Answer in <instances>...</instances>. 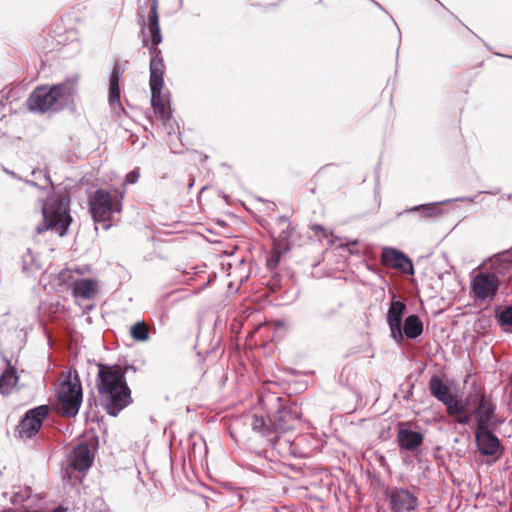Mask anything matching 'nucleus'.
Returning <instances> with one entry per match:
<instances>
[{"label": "nucleus", "instance_id": "nucleus-1", "mask_svg": "<svg viewBox=\"0 0 512 512\" xmlns=\"http://www.w3.org/2000/svg\"><path fill=\"white\" fill-rule=\"evenodd\" d=\"M484 266L472 277L470 285V294L478 303L492 302L501 288L508 294V284H512V247L493 255Z\"/></svg>", "mask_w": 512, "mask_h": 512}, {"label": "nucleus", "instance_id": "nucleus-2", "mask_svg": "<svg viewBox=\"0 0 512 512\" xmlns=\"http://www.w3.org/2000/svg\"><path fill=\"white\" fill-rule=\"evenodd\" d=\"M496 410L497 405L492 396H484L474 409L476 449L485 459V463L489 464L500 460L505 450L496 435L504 420L498 417Z\"/></svg>", "mask_w": 512, "mask_h": 512}, {"label": "nucleus", "instance_id": "nucleus-3", "mask_svg": "<svg viewBox=\"0 0 512 512\" xmlns=\"http://www.w3.org/2000/svg\"><path fill=\"white\" fill-rule=\"evenodd\" d=\"M96 386L100 404L111 417H117L132 402L131 389L122 372H117L111 364L97 363Z\"/></svg>", "mask_w": 512, "mask_h": 512}, {"label": "nucleus", "instance_id": "nucleus-4", "mask_svg": "<svg viewBox=\"0 0 512 512\" xmlns=\"http://www.w3.org/2000/svg\"><path fill=\"white\" fill-rule=\"evenodd\" d=\"M78 81V75H73L56 84L37 86L26 100L28 109L41 114L48 110H74Z\"/></svg>", "mask_w": 512, "mask_h": 512}, {"label": "nucleus", "instance_id": "nucleus-5", "mask_svg": "<svg viewBox=\"0 0 512 512\" xmlns=\"http://www.w3.org/2000/svg\"><path fill=\"white\" fill-rule=\"evenodd\" d=\"M275 401V410L268 415V419L257 414L251 418L252 430L267 438V441L278 438L280 432L293 430L295 422L302 416L301 407L290 398L276 397Z\"/></svg>", "mask_w": 512, "mask_h": 512}, {"label": "nucleus", "instance_id": "nucleus-6", "mask_svg": "<svg viewBox=\"0 0 512 512\" xmlns=\"http://www.w3.org/2000/svg\"><path fill=\"white\" fill-rule=\"evenodd\" d=\"M43 222L36 226V232L41 234L53 231L60 237L67 234L73 221L70 215V194L59 191L48 194L41 208Z\"/></svg>", "mask_w": 512, "mask_h": 512}, {"label": "nucleus", "instance_id": "nucleus-7", "mask_svg": "<svg viewBox=\"0 0 512 512\" xmlns=\"http://www.w3.org/2000/svg\"><path fill=\"white\" fill-rule=\"evenodd\" d=\"M88 210L95 230L102 224V229L107 231L112 227L113 214L122 211V196L114 198L108 190L98 188L88 195Z\"/></svg>", "mask_w": 512, "mask_h": 512}, {"label": "nucleus", "instance_id": "nucleus-8", "mask_svg": "<svg viewBox=\"0 0 512 512\" xmlns=\"http://www.w3.org/2000/svg\"><path fill=\"white\" fill-rule=\"evenodd\" d=\"M58 401L62 404V414L66 417H75L81 407L83 392L77 371L70 368L64 372L56 393Z\"/></svg>", "mask_w": 512, "mask_h": 512}, {"label": "nucleus", "instance_id": "nucleus-9", "mask_svg": "<svg viewBox=\"0 0 512 512\" xmlns=\"http://www.w3.org/2000/svg\"><path fill=\"white\" fill-rule=\"evenodd\" d=\"M93 460L94 455L88 443H78L69 453L66 467L62 468L63 480L71 486L81 483L83 476L92 466Z\"/></svg>", "mask_w": 512, "mask_h": 512}, {"label": "nucleus", "instance_id": "nucleus-10", "mask_svg": "<svg viewBox=\"0 0 512 512\" xmlns=\"http://www.w3.org/2000/svg\"><path fill=\"white\" fill-rule=\"evenodd\" d=\"M140 36L142 37V46L147 48L150 54L149 86L164 87L165 64L162 51L158 47L163 41L162 33L160 32V40L154 35V32H146Z\"/></svg>", "mask_w": 512, "mask_h": 512}, {"label": "nucleus", "instance_id": "nucleus-11", "mask_svg": "<svg viewBox=\"0 0 512 512\" xmlns=\"http://www.w3.org/2000/svg\"><path fill=\"white\" fill-rule=\"evenodd\" d=\"M477 195L472 197H458L453 199L455 202H473ZM452 202L451 199L438 202H430L425 204H419L416 206L405 208L404 210L397 212L393 219L388 220L386 223H392L393 221L403 220L404 224L412 225L414 223L413 217H418L420 220L433 219L443 213L440 208L441 205Z\"/></svg>", "mask_w": 512, "mask_h": 512}, {"label": "nucleus", "instance_id": "nucleus-12", "mask_svg": "<svg viewBox=\"0 0 512 512\" xmlns=\"http://www.w3.org/2000/svg\"><path fill=\"white\" fill-rule=\"evenodd\" d=\"M424 437V433L419 426L412 422H398L396 442L401 454L410 452L417 457L422 453Z\"/></svg>", "mask_w": 512, "mask_h": 512}, {"label": "nucleus", "instance_id": "nucleus-13", "mask_svg": "<svg viewBox=\"0 0 512 512\" xmlns=\"http://www.w3.org/2000/svg\"><path fill=\"white\" fill-rule=\"evenodd\" d=\"M383 496L390 512H414L419 505L417 496L404 487L386 486Z\"/></svg>", "mask_w": 512, "mask_h": 512}, {"label": "nucleus", "instance_id": "nucleus-14", "mask_svg": "<svg viewBox=\"0 0 512 512\" xmlns=\"http://www.w3.org/2000/svg\"><path fill=\"white\" fill-rule=\"evenodd\" d=\"M50 412L48 405H39L28 409L22 416L16 430L21 438L32 439L40 431Z\"/></svg>", "mask_w": 512, "mask_h": 512}, {"label": "nucleus", "instance_id": "nucleus-15", "mask_svg": "<svg viewBox=\"0 0 512 512\" xmlns=\"http://www.w3.org/2000/svg\"><path fill=\"white\" fill-rule=\"evenodd\" d=\"M158 9V0H146L144 5H138L136 17L137 23L140 26V34L154 32V35L160 40L161 28Z\"/></svg>", "mask_w": 512, "mask_h": 512}, {"label": "nucleus", "instance_id": "nucleus-16", "mask_svg": "<svg viewBox=\"0 0 512 512\" xmlns=\"http://www.w3.org/2000/svg\"><path fill=\"white\" fill-rule=\"evenodd\" d=\"M381 262L383 265L393 268L404 275L413 276L415 274L412 259L402 250L385 246L381 251Z\"/></svg>", "mask_w": 512, "mask_h": 512}, {"label": "nucleus", "instance_id": "nucleus-17", "mask_svg": "<svg viewBox=\"0 0 512 512\" xmlns=\"http://www.w3.org/2000/svg\"><path fill=\"white\" fill-rule=\"evenodd\" d=\"M399 331L390 333L391 339L401 345L405 340L415 341L421 337L424 331V324L419 315L409 314L398 327Z\"/></svg>", "mask_w": 512, "mask_h": 512}, {"label": "nucleus", "instance_id": "nucleus-18", "mask_svg": "<svg viewBox=\"0 0 512 512\" xmlns=\"http://www.w3.org/2000/svg\"><path fill=\"white\" fill-rule=\"evenodd\" d=\"M151 91V107L154 114L162 122L167 123L172 117L170 105V92L163 91V87H150Z\"/></svg>", "mask_w": 512, "mask_h": 512}, {"label": "nucleus", "instance_id": "nucleus-19", "mask_svg": "<svg viewBox=\"0 0 512 512\" xmlns=\"http://www.w3.org/2000/svg\"><path fill=\"white\" fill-rule=\"evenodd\" d=\"M124 68L119 62H115L112 71L109 75V87H108V103L112 110H124L120 102L121 98V87L120 82L124 73Z\"/></svg>", "mask_w": 512, "mask_h": 512}, {"label": "nucleus", "instance_id": "nucleus-20", "mask_svg": "<svg viewBox=\"0 0 512 512\" xmlns=\"http://www.w3.org/2000/svg\"><path fill=\"white\" fill-rule=\"evenodd\" d=\"M484 396L489 395L486 393L470 392L462 402L457 396L452 394L442 404L446 406L447 412L450 415L463 414L468 406H473L475 409Z\"/></svg>", "mask_w": 512, "mask_h": 512}, {"label": "nucleus", "instance_id": "nucleus-21", "mask_svg": "<svg viewBox=\"0 0 512 512\" xmlns=\"http://www.w3.org/2000/svg\"><path fill=\"white\" fill-rule=\"evenodd\" d=\"M392 299L389 303V307L386 313V322L389 327L390 333L392 331H399L398 327L405 319L407 312L406 303L396 298L394 292L391 291Z\"/></svg>", "mask_w": 512, "mask_h": 512}, {"label": "nucleus", "instance_id": "nucleus-22", "mask_svg": "<svg viewBox=\"0 0 512 512\" xmlns=\"http://www.w3.org/2000/svg\"><path fill=\"white\" fill-rule=\"evenodd\" d=\"M269 442L282 456L291 455L294 458H306L308 456L307 452L299 448L298 441H290L289 439L279 436Z\"/></svg>", "mask_w": 512, "mask_h": 512}, {"label": "nucleus", "instance_id": "nucleus-23", "mask_svg": "<svg viewBox=\"0 0 512 512\" xmlns=\"http://www.w3.org/2000/svg\"><path fill=\"white\" fill-rule=\"evenodd\" d=\"M428 389L430 395L441 403L452 395L450 386L447 383H444L442 378L437 374H433L431 376L428 383Z\"/></svg>", "mask_w": 512, "mask_h": 512}, {"label": "nucleus", "instance_id": "nucleus-24", "mask_svg": "<svg viewBox=\"0 0 512 512\" xmlns=\"http://www.w3.org/2000/svg\"><path fill=\"white\" fill-rule=\"evenodd\" d=\"M98 291V283L95 279L82 278L76 280L73 285V293L76 297L92 299Z\"/></svg>", "mask_w": 512, "mask_h": 512}, {"label": "nucleus", "instance_id": "nucleus-25", "mask_svg": "<svg viewBox=\"0 0 512 512\" xmlns=\"http://www.w3.org/2000/svg\"><path fill=\"white\" fill-rule=\"evenodd\" d=\"M4 360L7 363V369L0 375V394L8 395L17 384L19 376L16 369L12 366L11 361L6 358Z\"/></svg>", "mask_w": 512, "mask_h": 512}, {"label": "nucleus", "instance_id": "nucleus-26", "mask_svg": "<svg viewBox=\"0 0 512 512\" xmlns=\"http://www.w3.org/2000/svg\"><path fill=\"white\" fill-rule=\"evenodd\" d=\"M494 318L503 331L512 333V303L506 306H496Z\"/></svg>", "mask_w": 512, "mask_h": 512}, {"label": "nucleus", "instance_id": "nucleus-27", "mask_svg": "<svg viewBox=\"0 0 512 512\" xmlns=\"http://www.w3.org/2000/svg\"><path fill=\"white\" fill-rule=\"evenodd\" d=\"M131 338L136 342H146L150 339V332L147 324L141 320L134 323L129 330Z\"/></svg>", "mask_w": 512, "mask_h": 512}, {"label": "nucleus", "instance_id": "nucleus-28", "mask_svg": "<svg viewBox=\"0 0 512 512\" xmlns=\"http://www.w3.org/2000/svg\"><path fill=\"white\" fill-rule=\"evenodd\" d=\"M41 268L31 249H28L22 256V270L26 273H33Z\"/></svg>", "mask_w": 512, "mask_h": 512}, {"label": "nucleus", "instance_id": "nucleus-29", "mask_svg": "<svg viewBox=\"0 0 512 512\" xmlns=\"http://www.w3.org/2000/svg\"><path fill=\"white\" fill-rule=\"evenodd\" d=\"M293 230L294 229L291 227V223H288L286 228L282 229V231L279 234L277 249L281 250L282 253H286L291 249L289 239L292 235Z\"/></svg>", "mask_w": 512, "mask_h": 512}, {"label": "nucleus", "instance_id": "nucleus-30", "mask_svg": "<svg viewBox=\"0 0 512 512\" xmlns=\"http://www.w3.org/2000/svg\"><path fill=\"white\" fill-rule=\"evenodd\" d=\"M30 495H31L30 488L19 489L18 491L12 492L11 497H10V502L15 506L23 504L30 498Z\"/></svg>", "mask_w": 512, "mask_h": 512}, {"label": "nucleus", "instance_id": "nucleus-31", "mask_svg": "<svg viewBox=\"0 0 512 512\" xmlns=\"http://www.w3.org/2000/svg\"><path fill=\"white\" fill-rule=\"evenodd\" d=\"M267 288L272 293H277L283 288L282 277L278 273H274L267 282Z\"/></svg>", "mask_w": 512, "mask_h": 512}, {"label": "nucleus", "instance_id": "nucleus-32", "mask_svg": "<svg viewBox=\"0 0 512 512\" xmlns=\"http://www.w3.org/2000/svg\"><path fill=\"white\" fill-rule=\"evenodd\" d=\"M457 418L455 422L459 425L466 426L470 425L472 418L474 417V408L469 411L468 407L466 408V411L463 412V414H456Z\"/></svg>", "mask_w": 512, "mask_h": 512}, {"label": "nucleus", "instance_id": "nucleus-33", "mask_svg": "<svg viewBox=\"0 0 512 512\" xmlns=\"http://www.w3.org/2000/svg\"><path fill=\"white\" fill-rule=\"evenodd\" d=\"M111 366L117 371L122 372L123 376L126 377V373L129 370H132L133 372H137V367L133 364L128 363L127 361H124L123 363L117 362L115 364H111Z\"/></svg>", "mask_w": 512, "mask_h": 512}, {"label": "nucleus", "instance_id": "nucleus-34", "mask_svg": "<svg viewBox=\"0 0 512 512\" xmlns=\"http://www.w3.org/2000/svg\"><path fill=\"white\" fill-rule=\"evenodd\" d=\"M281 254H283L280 251L276 252V253H273L271 254L267 260H266V266L268 268L269 271L273 272L279 265V262H280V257H281Z\"/></svg>", "mask_w": 512, "mask_h": 512}, {"label": "nucleus", "instance_id": "nucleus-35", "mask_svg": "<svg viewBox=\"0 0 512 512\" xmlns=\"http://www.w3.org/2000/svg\"><path fill=\"white\" fill-rule=\"evenodd\" d=\"M299 296V290L297 288H292L291 290H286L281 296L280 299L283 303L289 304L294 302Z\"/></svg>", "mask_w": 512, "mask_h": 512}, {"label": "nucleus", "instance_id": "nucleus-36", "mask_svg": "<svg viewBox=\"0 0 512 512\" xmlns=\"http://www.w3.org/2000/svg\"><path fill=\"white\" fill-rule=\"evenodd\" d=\"M414 383L408 378L406 383L400 385V391L403 393V399L409 401L413 395Z\"/></svg>", "mask_w": 512, "mask_h": 512}, {"label": "nucleus", "instance_id": "nucleus-37", "mask_svg": "<svg viewBox=\"0 0 512 512\" xmlns=\"http://www.w3.org/2000/svg\"><path fill=\"white\" fill-rule=\"evenodd\" d=\"M139 177V170L135 168L126 174L124 182L125 184H135L138 181Z\"/></svg>", "mask_w": 512, "mask_h": 512}, {"label": "nucleus", "instance_id": "nucleus-38", "mask_svg": "<svg viewBox=\"0 0 512 512\" xmlns=\"http://www.w3.org/2000/svg\"><path fill=\"white\" fill-rule=\"evenodd\" d=\"M336 314L335 308H327L317 311V317L321 320H328Z\"/></svg>", "mask_w": 512, "mask_h": 512}, {"label": "nucleus", "instance_id": "nucleus-39", "mask_svg": "<svg viewBox=\"0 0 512 512\" xmlns=\"http://www.w3.org/2000/svg\"><path fill=\"white\" fill-rule=\"evenodd\" d=\"M310 228L315 233V235L321 233L322 238H328V236L332 234L331 232H328L327 229L321 224H312Z\"/></svg>", "mask_w": 512, "mask_h": 512}, {"label": "nucleus", "instance_id": "nucleus-40", "mask_svg": "<svg viewBox=\"0 0 512 512\" xmlns=\"http://www.w3.org/2000/svg\"><path fill=\"white\" fill-rule=\"evenodd\" d=\"M501 189L500 188H495V189H492V190H488V191H480L478 194H489V195H498L500 193Z\"/></svg>", "mask_w": 512, "mask_h": 512}, {"label": "nucleus", "instance_id": "nucleus-41", "mask_svg": "<svg viewBox=\"0 0 512 512\" xmlns=\"http://www.w3.org/2000/svg\"><path fill=\"white\" fill-rule=\"evenodd\" d=\"M288 223H291L289 221L288 217H286V216L279 217V224H281V225L287 224L288 225Z\"/></svg>", "mask_w": 512, "mask_h": 512}, {"label": "nucleus", "instance_id": "nucleus-42", "mask_svg": "<svg viewBox=\"0 0 512 512\" xmlns=\"http://www.w3.org/2000/svg\"><path fill=\"white\" fill-rule=\"evenodd\" d=\"M4 171H5V173H7L8 175L12 176L13 178L21 180V177H19L14 171H10L8 169H4Z\"/></svg>", "mask_w": 512, "mask_h": 512}, {"label": "nucleus", "instance_id": "nucleus-43", "mask_svg": "<svg viewBox=\"0 0 512 512\" xmlns=\"http://www.w3.org/2000/svg\"><path fill=\"white\" fill-rule=\"evenodd\" d=\"M501 199L511 200L512 199V193L502 194L501 195Z\"/></svg>", "mask_w": 512, "mask_h": 512}, {"label": "nucleus", "instance_id": "nucleus-44", "mask_svg": "<svg viewBox=\"0 0 512 512\" xmlns=\"http://www.w3.org/2000/svg\"><path fill=\"white\" fill-rule=\"evenodd\" d=\"M494 54L497 55V56H500V57H505V58L512 59V55H506V54H501V53H497V52H495Z\"/></svg>", "mask_w": 512, "mask_h": 512}, {"label": "nucleus", "instance_id": "nucleus-45", "mask_svg": "<svg viewBox=\"0 0 512 512\" xmlns=\"http://www.w3.org/2000/svg\"><path fill=\"white\" fill-rule=\"evenodd\" d=\"M220 196L228 203L229 196L226 193L220 192Z\"/></svg>", "mask_w": 512, "mask_h": 512}, {"label": "nucleus", "instance_id": "nucleus-46", "mask_svg": "<svg viewBox=\"0 0 512 512\" xmlns=\"http://www.w3.org/2000/svg\"><path fill=\"white\" fill-rule=\"evenodd\" d=\"M475 36H476V37H477V38H478V39H479V40L484 44V46H486L488 49H490V47L487 45V43H486L483 39H481V38H480L479 36H477L476 34H475Z\"/></svg>", "mask_w": 512, "mask_h": 512}, {"label": "nucleus", "instance_id": "nucleus-47", "mask_svg": "<svg viewBox=\"0 0 512 512\" xmlns=\"http://www.w3.org/2000/svg\"><path fill=\"white\" fill-rule=\"evenodd\" d=\"M26 183L31 185V186H35V187L37 186V183L34 182V181L26 180Z\"/></svg>", "mask_w": 512, "mask_h": 512}, {"label": "nucleus", "instance_id": "nucleus-48", "mask_svg": "<svg viewBox=\"0 0 512 512\" xmlns=\"http://www.w3.org/2000/svg\"><path fill=\"white\" fill-rule=\"evenodd\" d=\"M217 224L220 225V226H225L226 225L225 221L224 220H220V219L217 220Z\"/></svg>", "mask_w": 512, "mask_h": 512}, {"label": "nucleus", "instance_id": "nucleus-49", "mask_svg": "<svg viewBox=\"0 0 512 512\" xmlns=\"http://www.w3.org/2000/svg\"><path fill=\"white\" fill-rule=\"evenodd\" d=\"M429 469V466L426 465L424 468H423V472H422V476L425 477V471H427Z\"/></svg>", "mask_w": 512, "mask_h": 512}, {"label": "nucleus", "instance_id": "nucleus-50", "mask_svg": "<svg viewBox=\"0 0 512 512\" xmlns=\"http://www.w3.org/2000/svg\"><path fill=\"white\" fill-rule=\"evenodd\" d=\"M46 179L48 180V182H49V183H51V184H52V180H51V178H50L49 174H47V175H46Z\"/></svg>", "mask_w": 512, "mask_h": 512}, {"label": "nucleus", "instance_id": "nucleus-51", "mask_svg": "<svg viewBox=\"0 0 512 512\" xmlns=\"http://www.w3.org/2000/svg\"><path fill=\"white\" fill-rule=\"evenodd\" d=\"M351 244H352V245H354V246H356V245L358 244V240H353V241H351Z\"/></svg>", "mask_w": 512, "mask_h": 512}, {"label": "nucleus", "instance_id": "nucleus-52", "mask_svg": "<svg viewBox=\"0 0 512 512\" xmlns=\"http://www.w3.org/2000/svg\"><path fill=\"white\" fill-rule=\"evenodd\" d=\"M368 268H369L371 271L375 272V273H380V271H379V270H377V269H372V268H370V267H368Z\"/></svg>", "mask_w": 512, "mask_h": 512}, {"label": "nucleus", "instance_id": "nucleus-53", "mask_svg": "<svg viewBox=\"0 0 512 512\" xmlns=\"http://www.w3.org/2000/svg\"><path fill=\"white\" fill-rule=\"evenodd\" d=\"M179 4H178V8L177 9H180L182 7V1L181 0H178Z\"/></svg>", "mask_w": 512, "mask_h": 512}, {"label": "nucleus", "instance_id": "nucleus-54", "mask_svg": "<svg viewBox=\"0 0 512 512\" xmlns=\"http://www.w3.org/2000/svg\"><path fill=\"white\" fill-rule=\"evenodd\" d=\"M436 1L440 4V6H442L443 8L446 9V7L443 5V3H441L439 0H436Z\"/></svg>", "mask_w": 512, "mask_h": 512}, {"label": "nucleus", "instance_id": "nucleus-55", "mask_svg": "<svg viewBox=\"0 0 512 512\" xmlns=\"http://www.w3.org/2000/svg\"><path fill=\"white\" fill-rule=\"evenodd\" d=\"M258 200L261 201V202H264V199L261 198V197H258Z\"/></svg>", "mask_w": 512, "mask_h": 512}]
</instances>
